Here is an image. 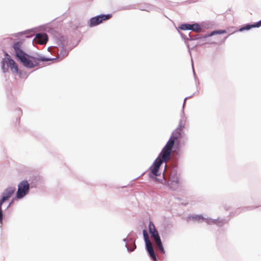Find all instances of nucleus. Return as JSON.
<instances>
[{"label": "nucleus", "mask_w": 261, "mask_h": 261, "mask_svg": "<svg viewBox=\"0 0 261 261\" xmlns=\"http://www.w3.org/2000/svg\"><path fill=\"white\" fill-rule=\"evenodd\" d=\"M13 47L16 60L23 65H36L39 63L40 61H48L53 60L44 57L36 58L27 54L23 50L21 42L14 43Z\"/></svg>", "instance_id": "nucleus-1"}, {"label": "nucleus", "mask_w": 261, "mask_h": 261, "mask_svg": "<svg viewBox=\"0 0 261 261\" xmlns=\"http://www.w3.org/2000/svg\"><path fill=\"white\" fill-rule=\"evenodd\" d=\"M183 127L181 124L179 125L177 128L173 132L169 140L163 148L162 155L164 160H170L172 148L174 145L179 146L180 139L183 137Z\"/></svg>", "instance_id": "nucleus-2"}, {"label": "nucleus", "mask_w": 261, "mask_h": 261, "mask_svg": "<svg viewBox=\"0 0 261 261\" xmlns=\"http://www.w3.org/2000/svg\"><path fill=\"white\" fill-rule=\"evenodd\" d=\"M169 160H164L162 158L161 152L158 158L155 159L152 165L149 168V170L150 171L149 176L151 178H153L154 176L160 175L161 173L160 171L161 165L163 162H166Z\"/></svg>", "instance_id": "nucleus-3"}, {"label": "nucleus", "mask_w": 261, "mask_h": 261, "mask_svg": "<svg viewBox=\"0 0 261 261\" xmlns=\"http://www.w3.org/2000/svg\"><path fill=\"white\" fill-rule=\"evenodd\" d=\"M148 229L149 233L154 240L156 248L160 250L162 253L164 254L165 251L163 246L159 233L155 229L154 225L152 222H149Z\"/></svg>", "instance_id": "nucleus-4"}, {"label": "nucleus", "mask_w": 261, "mask_h": 261, "mask_svg": "<svg viewBox=\"0 0 261 261\" xmlns=\"http://www.w3.org/2000/svg\"><path fill=\"white\" fill-rule=\"evenodd\" d=\"M29 189L30 185L27 180H24L21 181L18 185L16 198L21 199L24 197L29 193Z\"/></svg>", "instance_id": "nucleus-5"}, {"label": "nucleus", "mask_w": 261, "mask_h": 261, "mask_svg": "<svg viewBox=\"0 0 261 261\" xmlns=\"http://www.w3.org/2000/svg\"><path fill=\"white\" fill-rule=\"evenodd\" d=\"M111 17V15L110 14L101 15L92 17L90 20V26H96L101 23L103 21L110 19Z\"/></svg>", "instance_id": "nucleus-6"}, {"label": "nucleus", "mask_w": 261, "mask_h": 261, "mask_svg": "<svg viewBox=\"0 0 261 261\" xmlns=\"http://www.w3.org/2000/svg\"><path fill=\"white\" fill-rule=\"evenodd\" d=\"M15 191V187H10L7 188L3 193V197L0 201L4 203L5 201L8 200L13 194Z\"/></svg>", "instance_id": "nucleus-7"}, {"label": "nucleus", "mask_w": 261, "mask_h": 261, "mask_svg": "<svg viewBox=\"0 0 261 261\" xmlns=\"http://www.w3.org/2000/svg\"><path fill=\"white\" fill-rule=\"evenodd\" d=\"M47 36L45 33H38L36 35L34 40L36 43L39 44H44L47 42Z\"/></svg>", "instance_id": "nucleus-8"}, {"label": "nucleus", "mask_w": 261, "mask_h": 261, "mask_svg": "<svg viewBox=\"0 0 261 261\" xmlns=\"http://www.w3.org/2000/svg\"><path fill=\"white\" fill-rule=\"evenodd\" d=\"M146 249L148 252L150 256L153 260H155L156 259L155 253L154 252V250L153 249V247L150 241H148L147 244H146Z\"/></svg>", "instance_id": "nucleus-9"}, {"label": "nucleus", "mask_w": 261, "mask_h": 261, "mask_svg": "<svg viewBox=\"0 0 261 261\" xmlns=\"http://www.w3.org/2000/svg\"><path fill=\"white\" fill-rule=\"evenodd\" d=\"M3 65H16V64L11 57L7 53H6L5 57L3 60Z\"/></svg>", "instance_id": "nucleus-10"}, {"label": "nucleus", "mask_w": 261, "mask_h": 261, "mask_svg": "<svg viewBox=\"0 0 261 261\" xmlns=\"http://www.w3.org/2000/svg\"><path fill=\"white\" fill-rule=\"evenodd\" d=\"M261 26V20L258 22L252 24H246L245 26L239 29V31L242 32L245 30H249L253 28H259Z\"/></svg>", "instance_id": "nucleus-11"}, {"label": "nucleus", "mask_w": 261, "mask_h": 261, "mask_svg": "<svg viewBox=\"0 0 261 261\" xmlns=\"http://www.w3.org/2000/svg\"><path fill=\"white\" fill-rule=\"evenodd\" d=\"M4 72H5V70H7L10 68V70L13 73H17L18 71V66H2Z\"/></svg>", "instance_id": "nucleus-12"}, {"label": "nucleus", "mask_w": 261, "mask_h": 261, "mask_svg": "<svg viewBox=\"0 0 261 261\" xmlns=\"http://www.w3.org/2000/svg\"><path fill=\"white\" fill-rule=\"evenodd\" d=\"M190 219H192V220L199 222H201L204 220V218L201 215H194L191 216Z\"/></svg>", "instance_id": "nucleus-13"}, {"label": "nucleus", "mask_w": 261, "mask_h": 261, "mask_svg": "<svg viewBox=\"0 0 261 261\" xmlns=\"http://www.w3.org/2000/svg\"><path fill=\"white\" fill-rule=\"evenodd\" d=\"M201 30L200 25L197 23L191 24V30L194 31L196 32H199Z\"/></svg>", "instance_id": "nucleus-14"}, {"label": "nucleus", "mask_w": 261, "mask_h": 261, "mask_svg": "<svg viewBox=\"0 0 261 261\" xmlns=\"http://www.w3.org/2000/svg\"><path fill=\"white\" fill-rule=\"evenodd\" d=\"M169 178L170 180L175 182L177 183L178 182V177L175 175V173H171L169 176Z\"/></svg>", "instance_id": "nucleus-15"}, {"label": "nucleus", "mask_w": 261, "mask_h": 261, "mask_svg": "<svg viewBox=\"0 0 261 261\" xmlns=\"http://www.w3.org/2000/svg\"><path fill=\"white\" fill-rule=\"evenodd\" d=\"M206 222L209 224H219L220 223H223V222L222 221H219V220L207 219L206 220Z\"/></svg>", "instance_id": "nucleus-16"}, {"label": "nucleus", "mask_w": 261, "mask_h": 261, "mask_svg": "<svg viewBox=\"0 0 261 261\" xmlns=\"http://www.w3.org/2000/svg\"><path fill=\"white\" fill-rule=\"evenodd\" d=\"M179 28L182 30H191V24H182L179 27Z\"/></svg>", "instance_id": "nucleus-17"}, {"label": "nucleus", "mask_w": 261, "mask_h": 261, "mask_svg": "<svg viewBox=\"0 0 261 261\" xmlns=\"http://www.w3.org/2000/svg\"><path fill=\"white\" fill-rule=\"evenodd\" d=\"M143 236L145 242V244H147L148 241H150L148 238V236L146 232V231L145 230H143Z\"/></svg>", "instance_id": "nucleus-18"}, {"label": "nucleus", "mask_w": 261, "mask_h": 261, "mask_svg": "<svg viewBox=\"0 0 261 261\" xmlns=\"http://www.w3.org/2000/svg\"><path fill=\"white\" fill-rule=\"evenodd\" d=\"M226 33V32L225 30H219V31H216L213 32L211 35H213L214 34H224V33Z\"/></svg>", "instance_id": "nucleus-19"}, {"label": "nucleus", "mask_w": 261, "mask_h": 261, "mask_svg": "<svg viewBox=\"0 0 261 261\" xmlns=\"http://www.w3.org/2000/svg\"><path fill=\"white\" fill-rule=\"evenodd\" d=\"M3 202L0 201V222H2L3 220V212L2 210V205Z\"/></svg>", "instance_id": "nucleus-20"}, {"label": "nucleus", "mask_w": 261, "mask_h": 261, "mask_svg": "<svg viewBox=\"0 0 261 261\" xmlns=\"http://www.w3.org/2000/svg\"><path fill=\"white\" fill-rule=\"evenodd\" d=\"M136 248V245L135 244H134V246L133 247H131V248H128L127 249L129 251H133L134 250V249Z\"/></svg>", "instance_id": "nucleus-21"}, {"label": "nucleus", "mask_w": 261, "mask_h": 261, "mask_svg": "<svg viewBox=\"0 0 261 261\" xmlns=\"http://www.w3.org/2000/svg\"><path fill=\"white\" fill-rule=\"evenodd\" d=\"M28 67H30V68H31V67H33V66H28Z\"/></svg>", "instance_id": "nucleus-22"}, {"label": "nucleus", "mask_w": 261, "mask_h": 261, "mask_svg": "<svg viewBox=\"0 0 261 261\" xmlns=\"http://www.w3.org/2000/svg\"><path fill=\"white\" fill-rule=\"evenodd\" d=\"M192 69L194 70V66H192Z\"/></svg>", "instance_id": "nucleus-23"}]
</instances>
